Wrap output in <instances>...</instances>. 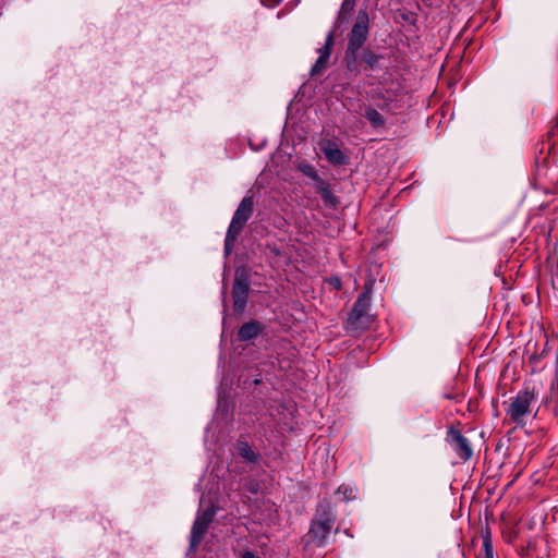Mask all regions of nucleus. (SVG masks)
<instances>
[{"label":"nucleus","mask_w":558,"mask_h":558,"mask_svg":"<svg viewBox=\"0 0 558 558\" xmlns=\"http://www.w3.org/2000/svg\"><path fill=\"white\" fill-rule=\"evenodd\" d=\"M371 305V295L369 291H364L357 300L355 301L353 308L349 315V323L354 328H364L369 322L371 317L368 315V310Z\"/></svg>","instance_id":"6"},{"label":"nucleus","mask_w":558,"mask_h":558,"mask_svg":"<svg viewBox=\"0 0 558 558\" xmlns=\"http://www.w3.org/2000/svg\"><path fill=\"white\" fill-rule=\"evenodd\" d=\"M263 331V325L258 322H248L241 326L238 331V338L241 341L255 339Z\"/></svg>","instance_id":"10"},{"label":"nucleus","mask_w":558,"mask_h":558,"mask_svg":"<svg viewBox=\"0 0 558 558\" xmlns=\"http://www.w3.org/2000/svg\"><path fill=\"white\" fill-rule=\"evenodd\" d=\"M333 506L335 502H332L330 497H325L318 502L310 530L305 536L306 545L317 547L326 545L337 519Z\"/></svg>","instance_id":"1"},{"label":"nucleus","mask_w":558,"mask_h":558,"mask_svg":"<svg viewBox=\"0 0 558 558\" xmlns=\"http://www.w3.org/2000/svg\"><path fill=\"white\" fill-rule=\"evenodd\" d=\"M209 525L199 522L197 520L194 521L192 531H191V538H190V547L191 549H196L205 537V534L207 533Z\"/></svg>","instance_id":"13"},{"label":"nucleus","mask_w":558,"mask_h":558,"mask_svg":"<svg viewBox=\"0 0 558 558\" xmlns=\"http://www.w3.org/2000/svg\"><path fill=\"white\" fill-rule=\"evenodd\" d=\"M315 187H316L317 193L322 196L323 201L327 205L335 206L338 203L337 197L333 195V193L329 189L328 184L324 180L319 181L315 185Z\"/></svg>","instance_id":"14"},{"label":"nucleus","mask_w":558,"mask_h":558,"mask_svg":"<svg viewBox=\"0 0 558 558\" xmlns=\"http://www.w3.org/2000/svg\"><path fill=\"white\" fill-rule=\"evenodd\" d=\"M453 449L462 460H469L472 456V448L470 441L459 432L453 433L452 437Z\"/></svg>","instance_id":"9"},{"label":"nucleus","mask_w":558,"mask_h":558,"mask_svg":"<svg viewBox=\"0 0 558 558\" xmlns=\"http://www.w3.org/2000/svg\"><path fill=\"white\" fill-rule=\"evenodd\" d=\"M250 282L244 272L236 271L232 289L233 307L236 313H242L247 303Z\"/></svg>","instance_id":"7"},{"label":"nucleus","mask_w":558,"mask_h":558,"mask_svg":"<svg viewBox=\"0 0 558 558\" xmlns=\"http://www.w3.org/2000/svg\"><path fill=\"white\" fill-rule=\"evenodd\" d=\"M330 282H331V284H332V286H335L336 288H340L341 282H340V279H339V278H332V279L330 280Z\"/></svg>","instance_id":"22"},{"label":"nucleus","mask_w":558,"mask_h":558,"mask_svg":"<svg viewBox=\"0 0 558 558\" xmlns=\"http://www.w3.org/2000/svg\"><path fill=\"white\" fill-rule=\"evenodd\" d=\"M558 397V383L556 379H553L550 383V399H556Z\"/></svg>","instance_id":"19"},{"label":"nucleus","mask_w":558,"mask_h":558,"mask_svg":"<svg viewBox=\"0 0 558 558\" xmlns=\"http://www.w3.org/2000/svg\"><path fill=\"white\" fill-rule=\"evenodd\" d=\"M322 150L329 162L333 165H342L345 162V156L335 143H325L322 146Z\"/></svg>","instance_id":"12"},{"label":"nucleus","mask_w":558,"mask_h":558,"mask_svg":"<svg viewBox=\"0 0 558 558\" xmlns=\"http://www.w3.org/2000/svg\"><path fill=\"white\" fill-rule=\"evenodd\" d=\"M368 35V14L361 10L349 35L348 53H354L363 46Z\"/></svg>","instance_id":"5"},{"label":"nucleus","mask_w":558,"mask_h":558,"mask_svg":"<svg viewBox=\"0 0 558 558\" xmlns=\"http://www.w3.org/2000/svg\"><path fill=\"white\" fill-rule=\"evenodd\" d=\"M236 451L239 457L247 463L257 464L262 457L258 452L254 451L253 448L245 441H238Z\"/></svg>","instance_id":"11"},{"label":"nucleus","mask_w":558,"mask_h":558,"mask_svg":"<svg viewBox=\"0 0 558 558\" xmlns=\"http://www.w3.org/2000/svg\"><path fill=\"white\" fill-rule=\"evenodd\" d=\"M333 44V33L330 32L326 37L325 45L317 50L319 56L311 69V75H318L327 69Z\"/></svg>","instance_id":"8"},{"label":"nucleus","mask_w":558,"mask_h":558,"mask_svg":"<svg viewBox=\"0 0 558 558\" xmlns=\"http://www.w3.org/2000/svg\"><path fill=\"white\" fill-rule=\"evenodd\" d=\"M341 493H342V490L337 489V490H335L333 495L337 496V495H340Z\"/></svg>","instance_id":"23"},{"label":"nucleus","mask_w":558,"mask_h":558,"mask_svg":"<svg viewBox=\"0 0 558 558\" xmlns=\"http://www.w3.org/2000/svg\"><path fill=\"white\" fill-rule=\"evenodd\" d=\"M254 209V199L253 196H245L240 205L238 206L230 226L227 231L226 240H225V252L228 255L231 252V247L236 240L238 235L241 233L243 227L251 218Z\"/></svg>","instance_id":"2"},{"label":"nucleus","mask_w":558,"mask_h":558,"mask_svg":"<svg viewBox=\"0 0 558 558\" xmlns=\"http://www.w3.org/2000/svg\"><path fill=\"white\" fill-rule=\"evenodd\" d=\"M220 490H204L199 500V510L195 520L210 525L217 510L222 508L219 498Z\"/></svg>","instance_id":"4"},{"label":"nucleus","mask_w":558,"mask_h":558,"mask_svg":"<svg viewBox=\"0 0 558 558\" xmlns=\"http://www.w3.org/2000/svg\"><path fill=\"white\" fill-rule=\"evenodd\" d=\"M298 169L306 177L311 178L314 182H315V185L322 181L323 179L318 175L316 169L314 168V166H312L311 163L308 162H300L299 166H298Z\"/></svg>","instance_id":"16"},{"label":"nucleus","mask_w":558,"mask_h":558,"mask_svg":"<svg viewBox=\"0 0 558 558\" xmlns=\"http://www.w3.org/2000/svg\"><path fill=\"white\" fill-rule=\"evenodd\" d=\"M373 128H383L385 125L384 117L374 108L367 107L364 113Z\"/></svg>","instance_id":"15"},{"label":"nucleus","mask_w":558,"mask_h":558,"mask_svg":"<svg viewBox=\"0 0 558 558\" xmlns=\"http://www.w3.org/2000/svg\"><path fill=\"white\" fill-rule=\"evenodd\" d=\"M537 397L538 391L535 387H526L513 398L507 409V414L514 423L521 424L524 416L530 412V405L536 401Z\"/></svg>","instance_id":"3"},{"label":"nucleus","mask_w":558,"mask_h":558,"mask_svg":"<svg viewBox=\"0 0 558 558\" xmlns=\"http://www.w3.org/2000/svg\"><path fill=\"white\" fill-rule=\"evenodd\" d=\"M518 535L519 532L515 529H510L502 532L504 539L509 544H512L518 538Z\"/></svg>","instance_id":"18"},{"label":"nucleus","mask_w":558,"mask_h":558,"mask_svg":"<svg viewBox=\"0 0 558 558\" xmlns=\"http://www.w3.org/2000/svg\"><path fill=\"white\" fill-rule=\"evenodd\" d=\"M363 59H364V62H365V63H366L371 69H374V68L377 65V63H378V61H379V59H380V58H379V56L375 54V53H374V52H372V51H366V52L364 53Z\"/></svg>","instance_id":"17"},{"label":"nucleus","mask_w":558,"mask_h":558,"mask_svg":"<svg viewBox=\"0 0 558 558\" xmlns=\"http://www.w3.org/2000/svg\"><path fill=\"white\" fill-rule=\"evenodd\" d=\"M242 558H256L254 553L246 550L243 553Z\"/></svg>","instance_id":"21"},{"label":"nucleus","mask_w":558,"mask_h":558,"mask_svg":"<svg viewBox=\"0 0 558 558\" xmlns=\"http://www.w3.org/2000/svg\"><path fill=\"white\" fill-rule=\"evenodd\" d=\"M353 8V2H351L350 0H344L343 3H342V9H352Z\"/></svg>","instance_id":"20"}]
</instances>
